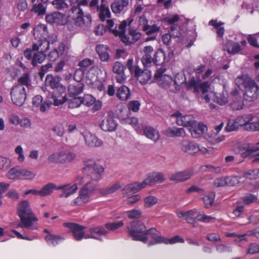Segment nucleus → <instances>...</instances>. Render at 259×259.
<instances>
[{"label":"nucleus","instance_id":"1","mask_svg":"<svg viewBox=\"0 0 259 259\" xmlns=\"http://www.w3.org/2000/svg\"><path fill=\"white\" fill-rule=\"evenodd\" d=\"M81 14V11L79 8L74 7L66 13L55 12L48 14L45 19L50 24L60 26L66 25L67 29L73 34L77 28L82 27L80 24Z\"/></svg>","mask_w":259,"mask_h":259},{"label":"nucleus","instance_id":"2","mask_svg":"<svg viewBox=\"0 0 259 259\" xmlns=\"http://www.w3.org/2000/svg\"><path fill=\"white\" fill-rule=\"evenodd\" d=\"M188 87H194V91L197 93L201 92L202 98L207 103H209L211 100L221 106L228 103L227 93L223 92L221 94H218L213 92L208 82H198L193 79L189 82Z\"/></svg>","mask_w":259,"mask_h":259},{"label":"nucleus","instance_id":"3","mask_svg":"<svg viewBox=\"0 0 259 259\" xmlns=\"http://www.w3.org/2000/svg\"><path fill=\"white\" fill-rule=\"evenodd\" d=\"M17 214L21 221L18 227L32 230L37 229V227L34 223L38 221V219L33 213L27 200H24L18 203Z\"/></svg>","mask_w":259,"mask_h":259},{"label":"nucleus","instance_id":"4","mask_svg":"<svg viewBox=\"0 0 259 259\" xmlns=\"http://www.w3.org/2000/svg\"><path fill=\"white\" fill-rule=\"evenodd\" d=\"M238 87L245 89L244 98L248 101L256 100L259 95V87L256 82L247 75L238 76L235 80Z\"/></svg>","mask_w":259,"mask_h":259},{"label":"nucleus","instance_id":"5","mask_svg":"<svg viewBox=\"0 0 259 259\" xmlns=\"http://www.w3.org/2000/svg\"><path fill=\"white\" fill-rule=\"evenodd\" d=\"M96 187L95 183L87 182L85 185L79 191L78 196L70 202V205L76 206L89 203L93 199L94 191Z\"/></svg>","mask_w":259,"mask_h":259},{"label":"nucleus","instance_id":"6","mask_svg":"<svg viewBox=\"0 0 259 259\" xmlns=\"http://www.w3.org/2000/svg\"><path fill=\"white\" fill-rule=\"evenodd\" d=\"M84 164L83 172L87 174L90 177L91 181L89 182L95 183L97 185L96 182L102 178V176L104 171V167L93 159L84 160Z\"/></svg>","mask_w":259,"mask_h":259},{"label":"nucleus","instance_id":"7","mask_svg":"<svg viewBox=\"0 0 259 259\" xmlns=\"http://www.w3.org/2000/svg\"><path fill=\"white\" fill-rule=\"evenodd\" d=\"M128 230L133 239L140 241H145L144 237L147 231L144 223L140 221L132 222L128 227Z\"/></svg>","mask_w":259,"mask_h":259},{"label":"nucleus","instance_id":"8","mask_svg":"<svg viewBox=\"0 0 259 259\" xmlns=\"http://www.w3.org/2000/svg\"><path fill=\"white\" fill-rule=\"evenodd\" d=\"M10 96L12 103L17 106H22L27 97L26 89L22 85H14L10 91Z\"/></svg>","mask_w":259,"mask_h":259},{"label":"nucleus","instance_id":"9","mask_svg":"<svg viewBox=\"0 0 259 259\" xmlns=\"http://www.w3.org/2000/svg\"><path fill=\"white\" fill-rule=\"evenodd\" d=\"M165 69H158L154 74V79L158 84L161 88L168 89L173 87V78L164 73Z\"/></svg>","mask_w":259,"mask_h":259},{"label":"nucleus","instance_id":"10","mask_svg":"<svg viewBox=\"0 0 259 259\" xmlns=\"http://www.w3.org/2000/svg\"><path fill=\"white\" fill-rule=\"evenodd\" d=\"M88 1L89 0H69L70 5L71 6L70 9H72L74 7L78 8L81 11L80 24L82 27L89 25L91 23L92 21L91 16L90 14L84 15L82 9L80 8L81 6H87Z\"/></svg>","mask_w":259,"mask_h":259},{"label":"nucleus","instance_id":"11","mask_svg":"<svg viewBox=\"0 0 259 259\" xmlns=\"http://www.w3.org/2000/svg\"><path fill=\"white\" fill-rule=\"evenodd\" d=\"M144 237L146 238V241L142 242L147 243L148 245L165 243V238L162 237L160 233L154 228L147 230Z\"/></svg>","mask_w":259,"mask_h":259},{"label":"nucleus","instance_id":"12","mask_svg":"<svg viewBox=\"0 0 259 259\" xmlns=\"http://www.w3.org/2000/svg\"><path fill=\"white\" fill-rule=\"evenodd\" d=\"M172 116L176 118V122L177 124L187 127L188 130L195 125L196 120L194 116L191 115H183L179 112H176L172 115Z\"/></svg>","mask_w":259,"mask_h":259},{"label":"nucleus","instance_id":"13","mask_svg":"<svg viewBox=\"0 0 259 259\" xmlns=\"http://www.w3.org/2000/svg\"><path fill=\"white\" fill-rule=\"evenodd\" d=\"M63 225L68 228L72 233L75 240L79 241L83 238L85 239L87 230H84L85 228L84 227L70 223H64Z\"/></svg>","mask_w":259,"mask_h":259},{"label":"nucleus","instance_id":"14","mask_svg":"<svg viewBox=\"0 0 259 259\" xmlns=\"http://www.w3.org/2000/svg\"><path fill=\"white\" fill-rule=\"evenodd\" d=\"M24 55L27 59L31 60V64L34 66L42 63L46 58L45 54L33 51L31 49L25 50Z\"/></svg>","mask_w":259,"mask_h":259},{"label":"nucleus","instance_id":"15","mask_svg":"<svg viewBox=\"0 0 259 259\" xmlns=\"http://www.w3.org/2000/svg\"><path fill=\"white\" fill-rule=\"evenodd\" d=\"M107 234V231L102 226L92 227L88 229L85 239L91 238L100 240L101 237L105 236Z\"/></svg>","mask_w":259,"mask_h":259},{"label":"nucleus","instance_id":"16","mask_svg":"<svg viewBox=\"0 0 259 259\" xmlns=\"http://www.w3.org/2000/svg\"><path fill=\"white\" fill-rule=\"evenodd\" d=\"M60 78L58 76H54L52 75H48L46 78V84L50 86L54 91H59L64 92L65 87L60 83Z\"/></svg>","mask_w":259,"mask_h":259},{"label":"nucleus","instance_id":"17","mask_svg":"<svg viewBox=\"0 0 259 259\" xmlns=\"http://www.w3.org/2000/svg\"><path fill=\"white\" fill-rule=\"evenodd\" d=\"M85 143L87 145L92 147H98L102 145L103 141L98 138L95 135L89 131L82 133Z\"/></svg>","mask_w":259,"mask_h":259},{"label":"nucleus","instance_id":"18","mask_svg":"<svg viewBox=\"0 0 259 259\" xmlns=\"http://www.w3.org/2000/svg\"><path fill=\"white\" fill-rule=\"evenodd\" d=\"M187 212H190L187 215L189 219L188 220V223H191L194 219H196L204 223H208L214 219L213 217L206 215L204 213L199 212L195 209L187 211Z\"/></svg>","mask_w":259,"mask_h":259},{"label":"nucleus","instance_id":"19","mask_svg":"<svg viewBox=\"0 0 259 259\" xmlns=\"http://www.w3.org/2000/svg\"><path fill=\"white\" fill-rule=\"evenodd\" d=\"M82 104L87 107L93 106V110L97 111L100 110L102 106V102L100 100H96L93 96L87 94L82 98Z\"/></svg>","mask_w":259,"mask_h":259},{"label":"nucleus","instance_id":"20","mask_svg":"<svg viewBox=\"0 0 259 259\" xmlns=\"http://www.w3.org/2000/svg\"><path fill=\"white\" fill-rule=\"evenodd\" d=\"M180 148L183 152L192 155L197 153L198 149L196 143L187 140H183L180 143Z\"/></svg>","mask_w":259,"mask_h":259},{"label":"nucleus","instance_id":"21","mask_svg":"<svg viewBox=\"0 0 259 259\" xmlns=\"http://www.w3.org/2000/svg\"><path fill=\"white\" fill-rule=\"evenodd\" d=\"M145 182L147 186H152L155 184L161 183L164 181L163 175L159 172H153L148 174L145 179Z\"/></svg>","mask_w":259,"mask_h":259},{"label":"nucleus","instance_id":"22","mask_svg":"<svg viewBox=\"0 0 259 259\" xmlns=\"http://www.w3.org/2000/svg\"><path fill=\"white\" fill-rule=\"evenodd\" d=\"M194 174L192 169L180 171L171 175L169 179L177 182H184L189 180Z\"/></svg>","mask_w":259,"mask_h":259},{"label":"nucleus","instance_id":"23","mask_svg":"<svg viewBox=\"0 0 259 259\" xmlns=\"http://www.w3.org/2000/svg\"><path fill=\"white\" fill-rule=\"evenodd\" d=\"M57 188L62 191L60 197L68 198L76 192L78 186L75 184H67L59 186Z\"/></svg>","mask_w":259,"mask_h":259},{"label":"nucleus","instance_id":"24","mask_svg":"<svg viewBox=\"0 0 259 259\" xmlns=\"http://www.w3.org/2000/svg\"><path fill=\"white\" fill-rule=\"evenodd\" d=\"M207 131V127L203 123L200 122L197 125H193L189 131L194 138H197L202 136Z\"/></svg>","mask_w":259,"mask_h":259},{"label":"nucleus","instance_id":"25","mask_svg":"<svg viewBox=\"0 0 259 259\" xmlns=\"http://www.w3.org/2000/svg\"><path fill=\"white\" fill-rule=\"evenodd\" d=\"M100 126L104 131L112 132L116 128L117 123L112 117H108L102 121Z\"/></svg>","mask_w":259,"mask_h":259},{"label":"nucleus","instance_id":"26","mask_svg":"<svg viewBox=\"0 0 259 259\" xmlns=\"http://www.w3.org/2000/svg\"><path fill=\"white\" fill-rule=\"evenodd\" d=\"M42 101V97L41 96H35L32 99V105L34 108L39 107L40 111L44 112L49 108L52 103L48 101L43 102Z\"/></svg>","mask_w":259,"mask_h":259},{"label":"nucleus","instance_id":"27","mask_svg":"<svg viewBox=\"0 0 259 259\" xmlns=\"http://www.w3.org/2000/svg\"><path fill=\"white\" fill-rule=\"evenodd\" d=\"M48 34V29L46 25L38 24L35 25L33 28V35L35 39L46 38Z\"/></svg>","mask_w":259,"mask_h":259},{"label":"nucleus","instance_id":"28","mask_svg":"<svg viewBox=\"0 0 259 259\" xmlns=\"http://www.w3.org/2000/svg\"><path fill=\"white\" fill-rule=\"evenodd\" d=\"M255 148V147L252 145L244 144L240 146L239 153L242 157L253 158V155L257 152Z\"/></svg>","mask_w":259,"mask_h":259},{"label":"nucleus","instance_id":"29","mask_svg":"<svg viewBox=\"0 0 259 259\" xmlns=\"http://www.w3.org/2000/svg\"><path fill=\"white\" fill-rule=\"evenodd\" d=\"M49 47L50 43L47 38L39 39L37 42L33 44L32 50L45 54Z\"/></svg>","mask_w":259,"mask_h":259},{"label":"nucleus","instance_id":"30","mask_svg":"<svg viewBox=\"0 0 259 259\" xmlns=\"http://www.w3.org/2000/svg\"><path fill=\"white\" fill-rule=\"evenodd\" d=\"M193 79H195V78L193 77L188 82H186V78L184 73L182 72L178 73L175 75L174 78H173L172 83L174 89H171V90H172L173 91H174L175 90L177 91L179 90V87L184 82H186L187 86L188 88H194V87H188L189 82L191 80Z\"/></svg>","mask_w":259,"mask_h":259},{"label":"nucleus","instance_id":"31","mask_svg":"<svg viewBox=\"0 0 259 259\" xmlns=\"http://www.w3.org/2000/svg\"><path fill=\"white\" fill-rule=\"evenodd\" d=\"M144 134L148 139L154 142H157L160 138L159 132L151 126L145 127L144 129Z\"/></svg>","mask_w":259,"mask_h":259},{"label":"nucleus","instance_id":"32","mask_svg":"<svg viewBox=\"0 0 259 259\" xmlns=\"http://www.w3.org/2000/svg\"><path fill=\"white\" fill-rule=\"evenodd\" d=\"M128 3V0H115L111 5L112 10L114 13H120L125 10Z\"/></svg>","mask_w":259,"mask_h":259},{"label":"nucleus","instance_id":"33","mask_svg":"<svg viewBox=\"0 0 259 259\" xmlns=\"http://www.w3.org/2000/svg\"><path fill=\"white\" fill-rule=\"evenodd\" d=\"M96 50L102 61L107 62L109 60L110 56L107 46L103 44L98 45L96 48Z\"/></svg>","mask_w":259,"mask_h":259},{"label":"nucleus","instance_id":"34","mask_svg":"<svg viewBox=\"0 0 259 259\" xmlns=\"http://www.w3.org/2000/svg\"><path fill=\"white\" fill-rule=\"evenodd\" d=\"M163 133L167 137L171 138L183 137L186 134L185 131L183 128L177 127L168 128L164 131Z\"/></svg>","mask_w":259,"mask_h":259},{"label":"nucleus","instance_id":"35","mask_svg":"<svg viewBox=\"0 0 259 259\" xmlns=\"http://www.w3.org/2000/svg\"><path fill=\"white\" fill-rule=\"evenodd\" d=\"M52 98L55 106L63 104L67 101L66 90L62 93L59 91H54Z\"/></svg>","mask_w":259,"mask_h":259},{"label":"nucleus","instance_id":"36","mask_svg":"<svg viewBox=\"0 0 259 259\" xmlns=\"http://www.w3.org/2000/svg\"><path fill=\"white\" fill-rule=\"evenodd\" d=\"M253 119V116L251 114H245L239 116L236 118V123L240 126H243L247 130H249L248 127Z\"/></svg>","mask_w":259,"mask_h":259},{"label":"nucleus","instance_id":"37","mask_svg":"<svg viewBox=\"0 0 259 259\" xmlns=\"http://www.w3.org/2000/svg\"><path fill=\"white\" fill-rule=\"evenodd\" d=\"M135 75L137 77L138 80L141 84H145L150 79L151 77V72L147 69L142 70L139 69L137 73Z\"/></svg>","mask_w":259,"mask_h":259},{"label":"nucleus","instance_id":"38","mask_svg":"<svg viewBox=\"0 0 259 259\" xmlns=\"http://www.w3.org/2000/svg\"><path fill=\"white\" fill-rule=\"evenodd\" d=\"M224 49L231 54H235L241 50L239 44L232 40H228L226 42L224 46Z\"/></svg>","mask_w":259,"mask_h":259},{"label":"nucleus","instance_id":"39","mask_svg":"<svg viewBox=\"0 0 259 259\" xmlns=\"http://www.w3.org/2000/svg\"><path fill=\"white\" fill-rule=\"evenodd\" d=\"M83 90V84L81 82H76L69 85L68 87V94L69 96H78Z\"/></svg>","mask_w":259,"mask_h":259},{"label":"nucleus","instance_id":"40","mask_svg":"<svg viewBox=\"0 0 259 259\" xmlns=\"http://www.w3.org/2000/svg\"><path fill=\"white\" fill-rule=\"evenodd\" d=\"M60 151L62 164L71 162L76 157L75 153L69 150L63 149Z\"/></svg>","mask_w":259,"mask_h":259},{"label":"nucleus","instance_id":"41","mask_svg":"<svg viewBox=\"0 0 259 259\" xmlns=\"http://www.w3.org/2000/svg\"><path fill=\"white\" fill-rule=\"evenodd\" d=\"M146 186V183L145 182V180H144L141 182H134L126 185L124 190H127L133 193H136L145 188Z\"/></svg>","mask_w":259,"mask_h":259},{"label":"nucleus","instance_id":"42","mask_svg":"<svg viewBox=\"0 0 259 259\" xmlns=\"http://www.w3.org/2000/svg\"><path fill=\"white\" fill-rule=\"evenodd\" d=\"M58 187L54 183H49L44 185L39 190L40 196L45 197L51 195L54 190H58Z\"/></svg>","mask_w":259,"mask_h":259},{"label":"nucleus","instance_id":"43","mask_svg":"<svg viewBox=\"0 0 259 259\" xmlns=\"http://www.w3.org/2000/svg\"><path fill=\"white\" fill-rule=\"evenodd\" d=\"M117 97L122 100L125 101L130 99L131 97V93L129 89L123 85L118 88L116 93Z\"/></svg>","mask_w":259,"mask_h":259},{"label":"nucleus","instance_id":"44","mask_svg":"<svg viewBox=\"0 0 259 259\" xmlns=\"http://www.w3.org/2000/svg\"><path fill=\"white\" fill-rule=\"evenodd\" d=\"M36 176L34 172L28 168H20V180L31 181L33 180Z\"/></svg>","mask_w":259,"mask_h":259},{"label":"nucleus","instance_id":"45","mask_svg":"<svg viewBox=\"0 0 259 259\" xmlns=\"http://www.w3.org/2000/svg\"><path fill=\"white\" fill-rule=\"evenodd\" d=\"M209 25L213 26L217 30L219 37H222L224 35L225 29L223 27L224 23L218 22L217 20H211L209 22Z\"/></svg>","mask_w":259,"mask_h":259},{"label":"nucleus","instance_id":"46","mask_svg":"<svg viewBox=\"0 0 259 259\" xmlns=\"http://www.w3.org/2000/svg\"><path fill=\"white\" fill-rule=\"evenodd\" d=\"M120 185L119 183H117L111 186L105 188H101L99 189V192L101 194L103 195H107L111 194L115 192H116L117 190H118L120 188Z\"/></svg>","mask_w":259,"mask_h":259},{"label":"nucleus","instance_id":"47","mask_svg":"<svg viewBox=\"0 0 259 259\" xmlns=\"http://www.w3.org/2000/svg\"><path fill=\"white\" fill-rule=\"evenodd\" d=\"M64 238L61 236L54 235L51 234H48L46 237L47 243L50 245L55 246L64 240Z\"/></svg>","mask_w":259,"mask_h":259},{"label":"nucleus","instance_id":"48","mask_svg":"<svg viewBox=\"0 0 259 259\" xmlns=\"http://www.w3.org/2000/svg\"><path fill=\"white\" fill-rule=\"evenodd\" d=\"M70 99L68 102L69 108L79 107L82 104V98L79 96H70Z\"/></svg>","mask_w":259,"mask_h":259},{"label":"nucleus","instance_id":"49","mask_svg":"<svg viewBox=\"0 0 259 259\" xmlns=\"http://www.w3.org/2000/svg\"><path fill=\"white\" fill-rule=\"evenodd\" d=\"M18 84L16 85H22L28 89L31 85V80L29 74L27 73L23 74L18 80Z\"/></svg>","mask_w":259,"mask_h":259},{"label":"nucleus","instance_id":"50","mask_svg":"<svg viewBox=\"0 0 259 259\" xmlns=\"http://www.w3.org/2000/svg\"><path fill=\"white\" fill-rule=\"evenodd\" d=\"M215 198V194L213 192H210L205 193L202 197L205 207H208L213 204Z\"/></svg>","mask_w":259,"mask_h":259},{"label":"nucleus","instance_id":"51","mask_svg":"<svg viewBox=\"0 0 259 259\" xmlns=\"http://www.w3.org/2000/svg\"><path fill=\"white\" fill-rule=\"evenodd\" d=\"M165 54L163 50L161 49L158 50L155 52L154 57L153 58V62L156 65L160 64L165 60Z\"/></svg>","mask_w":259,"mask_h":259},{"label":"nucleus","instance_id":"52","mask_svg":"<svg viewBox=\"0 0 259 259\" xmlns=\"http://www.w3.org/2000/svg\"><path fill=\"white\" fill-rule=\"evenodd\" d=\"M48 161L51 163L62 164L60 151L50 154L48 157Z\"/></svg>","mask_w":259,"mask_h":259},{"label":"nucleus","instance_id":"53","mask_svg":"<svg viewBox=\"0 0 259 259\" xmlns=\"http://www.w3.org/2000/svg\"><path fill=\"white\" fill-rule=\"evenodd\" d=\"M99 9L100 18L102 21H104L106 18H110L111 13L108 7L104 5H101Z\"/></svg>","mask_w":259,"mask_h":259},{"label":"nucleus","instance_id":"54","mask_svg":"<svg viewBox=\"0 0 259 259\" xmlns=\"http://www.w3.org/2000/svg\"><path fill=\"white\" fill-rule=\"evenodd\" d=\"M221 169L222 168L220 166H214L210 165H202L200 168V172H204L209 171L215 174H220Z\"/></svg>","mask_w":259,"mask_h":259},{"label":"nucleus","instance_id":"55","mask_svg":"<svg viewBox=\"0 0 259 259\" xmlns=\"http://www.w3.org/2000/svg\"><path fill=\"white\" fill-rule=\"evenodd\" d=\"M158 202V198L152 195H149L144 199V205L146 208H150L156 204Z\"/></svg>","mask_w":259,"mask_h":259},{"label":"nucleus","instance_id":"56","mask_svg":"<svg viewBox=\"0 0 259 259\" xmlns=\"http://www.w3.org/2000/svg\"><path fill=\"white\" fill-rule=\"evenodd\" d=\"M7 177L10 180H20V168H11L7 174Z\"/></svg>","mask_w":259,"mask_h":259},{"label":"nucleus","instance_id":"57","mask_svg":"<svg viewBox=\"0 0 259 259\" xmlns=\"http://www.w3.org/2000/svg\"><path fill=\"white\" fill-rule=\"evenodd\" d=\"M14 151L15 154L18 155L17 159L18 162L20 163L24 162L25 160V156L22 146H17L15 148Z\"/></svg>","mask_w":259,"mask_h":259},{"label":"nucleus","instance_id":"58","mask_svg":"<svg viewBox=\"0 0 259 259\" xmlns=\"http://www.w3.org/2000/svg\"><path fill=\"white\" fill-rule=\"evenodd\" d=\"M46 7L44 6L41 3L34 4L32 9V12L39 16L44 15L46 13Z\"/></svg>","mask_w":259,"mask_h":259},{"label":"nucleus","instance_id":"59","mask_svg":"<svg viewBox=\"0 0 259 259\" xmlns=\"http://www.w3.org/2000/svg\"><path fill=\"white\" fill-rule=\"evenodd\" d=\"M227 185L229 186H236L241 182L243 177L238 176L227 177Z\"/></svg>","mask_w":259,"mask_h":259},{"label":"nucleus","instance_id":"60","mask_svg":"<svg viewBox=\"0 0 259 259\" xmlns=\"http://www.w3.org/2000/svg\"><path fill=\"white\" fill-rule=\"evenodd\" d=\"M11 160L6 157L0 155V169L6 170L11 165Z\"/></svg>","mask_w":259,"mask_h":259},{"label":"nucleus","instance_id":"61","mask_svg":"<svg viewBox=\"0 0 259 259\" xmlns=\"http://www.w3.org/2000/svg\"><path fill=\"white\" fill-rule=\"evenodd\" d=\"M127 217L131 219H138L142 215V212L140 209H133L125 212Z\"/></svg>","mask_w":259,"mask_h":259},{"label":"nucleus","instance_id":"62","mask_svg":"<svg viewBox=\"0 0 259 259\" xmlns=\"http://www.w3.org/2000/svg\"><path fill=\"white\" fill-rule=\"evenodd\" d=\"M52 5L58 10L68 9L69 5L65 2V0H54Z\"/></svg>","mask_w":259,"mask_h":259},{"label":"nucleus","instance_id":"63","mask_svg":"<svg viewBox=\"0 0 259 259\" xmlns=\"http://www.w3.org/2000/svg\"><path fill=\"white\" fill-rule=\"evenodd\" d=\"M126 66L131 73L134 75L137 73L140 69L138 66L134 65V60L133 58H130L127 60Z\"/></svg>","mask_w":259,"mask_h":259},{"label":"nucleus","instance_id":"64","mask_svg":"<svg viewBox=\"0 0 259 259\" xmlns=\"http://www.w3.org/2000/svg\"><path fill=\"white\" fill-rule=\"evenodd\" d=\"M244 178L249 179H257L259 178V169L249 170L244 174Z\"/></svg>","mask_w":259,"mask_h":259}]
</instances>
